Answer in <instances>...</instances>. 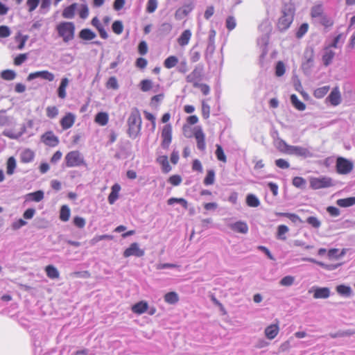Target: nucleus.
Returning a JSON list of instances; mask_svg holds the SVG:
<instances>
[{
	"instance_id": "nucleus-1",
	"label": "nucleus",
	"mask_w": 355,
	"mask_h": 355,
	"mask_svg": "<svg viewBox=\"0 0 355 355\" xmlns=\"http://www.w3.org/2000/svg\"><path fill=\"white\" fill-rule=\"evenodd\" d=\"M295 8L291 0H284L282 15L277 22V28L280 31L287 30L292 24L295 15Z\"/></svg>"
},
{
	"instance_id": "nucleus-55",
	"label": "nucleus",
	"mask_w": 355,
	"mask_h": 355,
	"mask_svg": "<svg viewBox=\"0 0 355 355\" xmlns=\"http://www.w3.org/2000/svg\"><path fill=\"white\" fill-rule=\"evenodd\" d=\"M106 87L107 89H112L114 90L119 89V86L118 84V81L114 76L109 78L108 80L106 83Z\"/></svg>"
},
{
	"instance_id": "nucleus-15",
	"label": "nucleus",
	"mask_w": 355,
	"mask_h": 355,
	"mask_svg": "<svg viewBox=\"0 0 355 355\" xmlns=\"http://www.w3.org/2000/svg\"><path fill=\"white\" fill-rule=\"evenodd\" d=\"M75 122V115L71 112L67 113L61 120L60 124L64 130L70 128Z\"/></svg>"
},
{
	"instance_id": "nucleus-56",
	"label": "nucleus",
	"mask_w": 355,
	"mask_h": 355,
	"mask_svg": "<svg viewBox=\"0 0 355 355\" xmlns=\"http://www.w3.org/2000/svg\"><path fill=\"white\" fill-rule=\"evenodd\" d=\"M309 24L307 23H303L297 29L296 32V37L297 38L302 37L308 31Z\"/></svg>"
},
{
	"instance_id": "nucleus-27",
	"label": "nucleus",
	"mask_w": 355,
	"mask_h": 355,
	"mask_svg": "<svg viewBox=\"0 0 355 355\" xmlns=\"http://www.w3.org/2000/svg\"><path fill=\"white\" fill-rule=\"evenodd\" d=\"M69 79L67 78H63L61 80L60 85L58 89V95L60 98H64L67 96L66 87L69 85Z\"/></svg>"
},
{
	"instance_id": "nucleus-9",
	"label": "nucleus",
	"mask_w": 355,
	"mask_h": 355,
	"mask_svg": "<svg viewBox=\"0 0 355 355\" xmlns=\"http://www.w3.org/2000/svg\"><path fill=\"white\" fill-rule=\"evenodd\" d=\"M288 154L304 158L312 157L313 155L308 148L298 146H291L288 148Z\"/></svg>"
},
{
	"instance_id": "nucleus-39",
	"label": "nucleus",
	"mask_w": 355,
	"mask_h": 355,
	"mask_svg": "<svg viewBox=\"0 0 355 355\" xmlns=\"http://www.w3.org/2000/svg\"><path fill=\"white\" fill-rule=\"evenodd\" d=\"M276 146L279 151L288 154V148L291 147V145L287 144L284 140L278 138L276 140Z\"/></svg>"
},
{
	"instance_id": "nucleus-50",
	"label": "nucleus",
	"mask_w": 355,
	"mask_h": 355,
	"mask_svg": "<svg viewBox=\"0 0 355 355\" xmlns=\"http://www.w3.org/2000/svg\"><path fill=\"white\" fill-rule=\"evenodd\" d=\"M216 150L215 154H216L217 159L220 162H226L227 157L224 153L222 146L219 144H216Z\"/></svg>"
},
{
	"instance_id": "nucleus-35",
	"label": "nucleus",
	"mask_w": 355,
	"mask_h": 355,
	"mask_svg": "<svg viewBox=\"0 0 355 355\" xmlns=\"http://www.w3.org/2000/svg\"><path fill=\"white\" fill-rule=\"evenodd\" d=\"M71 211L67 205H62L60 211V219L62 221L67 222L70 217Z\"/></svg>"
},
{
	"instance_id": "nucleus-13",
	"label": "nucleus",
	"mask_w": 355,
	"mask_h": 355,
	"mask_svg": "<svg viewBox=\"0 0 355 355\" xmlns=\"http://www.w3.org/2000/svg\"><path fill=\"white\" fill-rule=\"evenodd\" d=\"M202 73V67L196 66L194 69L186 77L187 83L193 84L195 86L196 83H199L198 80H200Z\"/></svg>"
},
{
	"instance_id": "nucleus-57",
	"label": "nucleus",
	"mask_w": 355,
	"mask_h": 355,
	"mask_svg": "<svg viewBox=\"0 0 355 355\" xmlns=\"http://www.w3.org/2000/svg\"><path fill=\"white\" fill-rule=\"evenodd\" d=\"M285 66L283 62L279 61L275 67V74L277 76H282L285 73Z\"/></svg>"
},
{
	"instance_id": "nucleus-2",
	"label": "nucleus",
	"mask_w": 355,
	"mask_h": 355,
	"mask_svg": "<svg viewBox=\"0 0 355 355\" xmlns=\"http://www.w3.org/2000/svg\"><path fill=\"white\" fill-rule=\"evenodd\" d=\"M128 134L130 137L135 139L140 133L141 128V117L137 108H133L128 119Z\"/></svg>"
},
{
	"instance_id": "nucleus-3",
	"label": "nucleus",
	"mask_w": 355,
	"mask_h": 355,
	"mask_svg": "<svg viewBox=\"0 0 355 355\" xmlns=\"http://www.w3.org/2000/svg\"><path fill=\"white\" fill-rule=\"evenodd\" d=\"M259 28L263 32L262 35L258 38L257 44L262 48L261 58H264L268 53L267 46L269 42V34L271 31V26L268 21H263Z\"/></svg>"
},
{
	"instance_id": "nucleus-7",
	"label": "nucleus",
	"mask_w": 355,
	"mask_h": 355,
	"mask_svg": "<svg viewBox=\"0 0 355 355\" xmlns=\"http://www.w3.org/2000/svg\"><path fill=\"white\" fill-rule=\"evenodd\" d=\"M336 167L338 173L346 175L352 171L354 168V164L349 159L342 157H339L336 159Z\"/></svg>"
},
{
	"instance_id": "nucleus-49",
	"label": "nucleus",
	"mask_w": 355,
	"mask_h": 355,
	"mask_svg": "<svg viewBox=\"0 0 355 355\" xmlns=\"http://www.w3.org/2000/svg\"><path fill=\"white\" fill-rule=\"evenodd\" d=\"M1 77L6 80H12L16 77V73L13 70L6 69L1 72Z\"/></svg>"
},
{
	"instance_id": "nucleus-54",
	"label": "nucleus",
	"mask_w": 355,
	"mask_h": 355,
	"mask_svg": "<svg viewBox=\"0 0 355 355\" xmlns=\"http://www.w3.org/2000/svg\"><path fill=\"white\" fill-rule=\"evenodd\" d=\"M157 6V0H148L146 4V10L148 13H153L156 10Z\"/></svg>"
},
{
	"instance_id": "nucleus-42",
	"label": "nucleus",
	"mask_w": 355,
	"mask_h": 355,
	"mask_svg": "<svg viewBox=\"0 0 355 355\" xmlns=\"http://www.w3.org/2000/svg\"><path fill=\"white\" fill-rule=\"evenodd\" d=\"M178 63V59L175 55L168 57L164 62V65L166 69H171Z\"/></svg>"
},
{
	"instance_id": "nucleus-10",
	"label": "nucleus",
	"mask_w": 355,
	"mask_h": 355,
	"mask_svg": "<svg viewBox=\"0 0 355 355\" xmlns=\"http://www.w3.org/2000/svg\"><path fill=\"white\" fill-rule=\"evenodd\" d=\"M144 250L139 248V244L137 243H132L130 244L129 248L125 250L123 255L125 258L130 256L141 257L144 255Z\"/></svg>"
},
{
	"instance_id": "nucleus-33",
	"label": "nucleus",
	"mask_w": 355,
	"mask_h": 355,
	"mask_svg": "<svg viewBox=\"0 0 355 355\" xmlns=\"http://www.w3.org/2000/svg\"><path fill=\"white\" fill-rule=\"evenodd\" d=\"M246 203L249 207H257L260 205V201L259 198L254 194H248L246 196Z\"/></svg>"
},
{
	"instance_id": "nucleus-59",
	"label": "nucleus",
	"mask_w": 355,
	"mask_h": 355,
	"mask_svg": "<svg viewBox=\"0 0 355 355\" xmlns=\"http://www.w3.org/2000/svg\"><path fill=\"white\" fill-rule=\"evenodd\" d=\"M225 24L229 31H232L236 26V19L233 16H229L226 19Z\"/></svg>"
},
{
	"instance_id": "nucleus-31",
	"label": "nucleus",
	"mask_w": 355,
	"mask_h": 355,
	"mask_svg": "<svg viewBox=\"0 0 355 355\" xmlns=\"http://www.w3.org/2000/svg\"><path fill=\"white\" fill-rule=\"evenodd\" d=\"M157 161L158 163H159L162 166V171L164 173H168L171 170V167L169 165L168 161V157L166 155H162L159 156Z\"/></svg>"
},
{
	"instance_id": "nucleus-64",
	"label": "nucleus",
	"mask_w": 355,
	"mask_h": 355,
	"mask_svg": "<svg viewBox=\"0 0 355 355\" xmlns=\"http://www.w3.org/2000/svg\"><path fill=\"white\" fill-rule=\"evenodd\" d=\"M306 222L313 227L319 228L321 225L320 221L315 216H309L306 219Z\"/></svg>"
},
{
	"instance_id": "nucleus-29",
	"label": "nucleus",
	"mask_w": 355,
	"mask_h": 355,
	"mask_svg": "<svg viewBox=\"0 0 355 355\" xmlns=\"http://www.w3.org/2000/svg\"><path fill=\"white\" fill-rule=\"evenodd\" d=\"M26 200H31L35 202H40L44 198V192L41 190L29 193L26 196Z\"/></svg>"
},
{
	"instance_id": "nucleus-23",
	"label": "nucleus",
	"mask_w": 355,
	"mask_h": 355,
	"mask_svg": "<svg viewBox=\"0 0 355 355\" xmlns=\"http://www.w3.org/2000/svg\"><path fill=\"white\" fill-rule=\"evenodd\" d=\"M191 37V31L189 29L185 30L182 33L180 36L178 37V42L180 46H184L189 44Z\"/></svg>"
},
{
	"instance_id": "nucleus-52",
	"label": "nucleus",
	"mask_w": 355,
	"mask_h": 355,
	"mask_svg": "<svg viewBox=\"0 0 355 355\" xmlns=\"http://www.w3.org/2000/svg\"><path fill=\"white\" fill-rule=\"evenodd\" d=\"M173 28V26L169 22H164L160 25L159 28V31L161 34L167 35L168 34Z\"/></svg>"
},
{
	"instance_id": "nucleus-6",
	"label": "nucleus",
	"mask_w": 355,
	"mask_h": 355,
	"mask_svg": "<svg viewBox=\"0 0 355 355\" xmlns=\"http://www.w3.org/2000/svg\"><path fill=\"white\" fill-rule=\"evenodd\" d=\"M334 186L333 180L327 176L311 178L310 179V187L313 189H320Z\"/></svg>"
},
{
	"instance_id": "nucleus-14",
	"label": "nucleus",
	"mask_w": 355,
	"mask_h": 355,
	"mask_svg": "<svg viewBox=\"0 0 355 355\" xmlns=\"http://www.w3.org/2000/svg\"><path fill=\"white\" fill-rule=\"evenodd\" d=\"M335 55V52L330 47H324L322 55V61L324 66H329L333 62Z\"/></svg>"
},
{
	"instance_id": "nucleus-12",
	"label": "nucleus",
	"mask_w": 355,
	"mask_h": 355,
	"mask_svg": "<svg viewBox=\"0 0 355 355\" xmlns=\"http://www.w3.org/2000/svg\"><path fill=\"white\" fill-rule=\"evenodd\" d=\"M41 141L46 146L55 147L58 145L59 139L52 131H48L41 137Z\"/></svg>"
},
{
	"instance_id": "nucleus-34",
	"label": "nucleus",
	"mask_w": 355,
	"mask_h": 355,
	"mask_svg": "<svg viewBox=\"0 0 355 355\" xmlns=\"http://www.w3.org/2000/svg\"><path fill=\"white\" fill-rule=\"evenodd\" d=\"M28 38V35H22L20 32L17 33L15 35V41L18 43L17 49L22 50L24 48L25 44Z\"/></svg>"
},
{
	"instance_id": "nucleus-4",
	"label": "nucleus",
	"mask_w": 355,
	"mask_h": 355,
	"mask_svg": "<svg viewBox=\"0 0 355 355\" xmlns=\"http://www.w3.org/2000/svg\"><path fill=\"white\" fill-rule=\"evenodd\" d=\"M57 31L59 36L62 37L64 42H68L74 37L75 26L73 22H61L58 25Z\"/></svg>"
},
{
	"instance_id": "nucleus-53",
	"label": "nucleus",
	"mask_w": 355,
	"mask_h": 355,
	"mask_svg": "<svg viewBox=\"0 0 355 355\" xmlns=\"http://www.w3.org/2000/svg\"><path fill=\"white\" fill-rule=\"evenodd\" d=\"M113 32L117 35L122 33L123 31V25L122 21L117 20L113 22L112 25Z\"/></svg>"
},
{
	"instance_id": "nucleus-48",
	"label": "nucleus",
	"mask_w": 355,
	"mask_h": 355,
	"mask_svg": "<svg viewBox=\"0 0 355 355\" xmlns=\"http://www.w3.org/2000/svg\"><path fill=\"white\" fill-rule=\"evenodd\" d=\"M175 202L180 204L185 209L188 208V202L184 198H171L167 201L169 205H172Z\"/></svg>"
},
{
	"instance_id": "nucleus-41",
	"label": "nucleus",
	"mask_w": 355,
	"mask_h": 355,
	"mask_svg": "<svg viewBox=\"0 0 355 355\" xmlns=\"http://www.w3.org/2000/svg\"><path fill=\"white\" fill-rule=\"evenodd\" d=\"M215 181V171L213 169H209L207 171V173L206 177L203 180V183L205 185H211L214 183Z\"/></svg>"
},
{
	"instance_id": "nucleus-26",
	"label": "nucleus",
	"mask_w": 355,
	"mask_h": 355,
	"mask_svg": "<svg viewBox=\"0 0 355 355\" xmlns=\"http://www.w3.org/2000/svg\"><path fill=\"white\" fill-rule=\"evenodd\" d=\"M336 204L340 207H352L355 205V196L338 199Z\"/></svg>"
},
{
	"instance_id": "nucleus-45",
	"label": "nucleus",
	"mask_w": 355,
	"mask_h": 355,
	"mask_svg": "<svg viewBox=\"0 0 355 355\" xmlns=\"http://www.w3.org/2000/svg\"><path fill=\"white\" fill-rule=\"evenodd\" d=\"M329 89V86L327 85L319 87L314 91L313 95L317 98H322L327 94Z\"/></svg>"
},
{
	"instance_id": "nucleus-5",
	"label": "nucleus",
	"mask_w": 355,
	"mask_h": 355,
	"mask_svg": "<svg viewBox=\"0 0 355 355\" xmlns=\"http://www.w3.org/2000/svg\"><path fill=\"white\" fill-rule=\"evenodd\" d=\"M64 162L67 167H78L87 165L84 157L78 150L69 152L64 157Z\"/></svg>"
},
{
	"instance_id": "nucleus-8",
	"label": "nucleus",
	"mask_w": 355,
	"mask_h": 355,
	"mask_svg": "<svg viewBox=\"0 0 355 355\" xmlns=\"http://www.w3.org/2000/svg\"><path fill=\"white\" fill-rule=\"evenodd\" d=\"M161 137L162 139L161 146L164 149H168L172 141V126L166 124L162 129Z\"/></svg>"
},
{
	"instance_id": "nucleus-44",
	"label": "nucleus",
	"mask_w": 355,
	"mask_h": 355,
	"mask_svg": "<svg viewBox=\"0 0 355 355\" xmlns=\"http://www.w3.org/2000/svg\"><path fill=\"white\" fill-rule=\"evenodd\" d=\"M289 231L288 227L285 225H280L277 227V235L278 239L285 241L286 237L284 236Z\"/></svg>"
},
{
	"instance_id": "nucleus-18",
	"label": "nucleus",
	"mask_w": 355,
	"mask_h": 355,
	"mask_svg": "<svg viewBox=\"0 0 355 355\" xmlns=\"http://www.w3.org/2000/svg\"><path fill=\"white\" fill-rule=\"evenodd\" d=\"M330 296V289L327 287H318L315 289L313 297L315 299H327Z\"/></svg>"
},
{
	"instance_id": "nucleus-32",
	"label": "nucleus",
	"mask_w": 355,
	"mask_h": 355,
	"mask_svg": "<svg viewBox=\"0 0 355 355\" xmlns=\"http://www.w3.org/2000/svg\"><path fill=\"white\" fill-rule=\"evenodd\" d=\"M291 102L292 105L300 111H303L306 109V105L300 101L295 94L291 96Z\"/></svg>"
},
{
	"instance_id": "nucleus-24",
	"label": "nucleus",
	"mask_w": 355,
	"mask_h": 355,
	"mask_svg": "<svg viewBox=\"0 0 355 355\" xmlns=\"http://www.w3.org/2000/svg\"><path fill=\"white\" fill-rule=\"evenodd\" d=\"M279 332V327L277 324H271L266 328L265 334L266 336L272 340L276 337Z\"/></svg>"
},
{
	"instance_id": "nucleus-62",
	"label": "nucleus",
	"mask_w": 355,
	"mask_h": 355,
	"mask_svg": "<svg viewBox=\"0 0 355 355\" xmlns=\"http://www.w3.org/2000/svg\"><path fill=\"white\" fill-rule=\"evenodd\" d=\"M28 59L27 53L19 54L14 60V64L17 66H19L23 64Z\"/></svg>"
},
{
	"instance_id": "nucleus-28",
	"label": "nucleus",
	"mask_w": 355,
	"mask_h": 355,
	"mask_svg": "<svg viewBox=\"0 0 355 355\" xmlns=\"http://www.w3.org/2000/svg\"><path fill=\"white\" fill-rule=\"evenodd\" d=\"M79 37L85 40H92L96 37V35L89 28H83L80 31Z\"/></svg>"
},
{
	"instance_id": "nucleus-37",
	"label": "nucleus",
	"mask_w": 355,
	"mask_h": 355,
	"mask_svg": "<svg viewBox=\"0 0 355 355\" xmlns=\"http://www.w3.org/2000/svg\"><path fill=\"white\" fill-rule=\"evenodd\" d=\"M108 119V114L106 112H98L95 116V121L101 125H105Z\"/></svg>"
},
{
	"instance_id": "nucleus-46",
	"label": "nucleus",
	"mask_w": 355,
	"mask_h": 355,
	"mask_svg": "<svg viewBox=\"0 0 355 355\" xmlns=\"http://www.w3.org/2000/svg\"><path fill=\"white\" fill-rule=\"evenodd\" d=\"M320 24L325 27H330L333 25L332 19L325 14L321 15L316 19Z\"/></svg>"
},
{
	"instance_id": "nucleus-58",
	"label": "nucleus",
	"mask_w": 355,
	"mask_h": 355,
	"mask_svg": "<svg viewBox=\"0 0 355 355\" xmlns=\"http://www.w3.org/2000/svg\"><path fill=\"white\" fill-rule=\"evenodd\" d=\"M293 184L297 188H304L306 185V180L302 177H295L293 179Z\"/></svg>"
},
{
	"instance_id": "nucleus-43",
	"label": "nucleus",
	"mask_w": 355,
	"mask_h": 355,
	"mask_svg": "<svg viewBox=\"0 0 355 355\" xmlns=\"http://www.w3.org/2000/svg\"><path fill=\"white\" fill-rule=\"evenodd\" d=\"M191 10L192 8L189 6H184L176 11L175 17L177 19H181L182 17L187 16Z\"/></svg>"
},
{
	"instance_id": "nucleus-22",
	"label": "nucleus",
	"mask_w": 355,
	"mask_h": 355,
	"mask_svg": "<svg viewBox=\"0 0 355 355\" xmlns=\"http://www.w3.org/2000/svg\"><path fill=\"white\" fill-rule=\"evenodd\" d=\"M111 192L108 196V202L110 205H113L119 198V193L121 190V187L119 184H114L111 189Z\"/></svg>"
},
{
	"instance_id": "nucleus-60",
	"label": "nucleus",
	"mask_w": 355,
	"mask_h": 355,
	"mask_svg": "<svg viewBox=\"0 0 355 355\" xmlns=\"http://www.w3.org/2000/svg\"><path fill=\"white\" fill-rule=\"evenodd\" d=\"M73 223L78 228H83L85 226L86 221L83 217L77 216L73 218Z\"/></svg>"
},
{
	"instance_id": "nucleus-20",
	"label": "nucleus",
	"mask_w": 355,
	"mask_h": 355,
	"mask_svg": "<svg viewBox=\"0 0 355 355\" xmlns=\"http://www.w3.org/2000/svg\"><path fill=\"white\" fill-rule=\"evenodd\" d=\"M78 8V3H73L63 10L62 17L65 19H73Z\"/></svg>"
},
{
	"instance_id": "nucleus-25",
	"label": "nucleus",
	"mask_w": 355,
	"mask_h": 355,
	"mask_svg": "<svg viewBox=\"0 0 355 355\" xmlns=\"http://www.w3.org/2000/svg\"><path fill=\"white\" fill-rule=\"evenodd\" d=\"M148 307V305L146 302L141 301L132 306V311L135 313L141 314L146 311Z\"/></svg>"
},
{
	"instance_id": "nucleus-19",
	"label": "nucleus",
	"mask_w": 355,
	"mask_h": 355,
	"mask_svg": "<svg viewBox=\"0 0 355 355\" xmlns=\"http://www.w3.org/2000/svg\"><path fill=\"white\" fill-rule=\"evenodd\" d=\"M197 142V148L200 150L205 149V134L201 129L196 130L194 133Z\"/></svg>"
},
{
	"instance_id": "nucleus-63",
	"label": "nucleus",
	"mask_w": 355,
	"mask_h": 355,
	"mask_svg": "<svg viewBox=\"0 0 355 355\" xmlns=\"http://www.w3.org/2000/svg\"><path fill=\"white\" fill-rule=\"evenodd\" d=\"M140 85L143 92H148L152 88L153 83L150 80L146 79L141 82Z\"/></svg>"
},
{
	"instance_id": "nucleus-16",
	"label": "nucleus",
	"mask_w": 355,
	"mask_h": 355,
	"mask_svg": "<svg viewBox=\"0 0 355 355\" xmlns=\"http://www.w3.org/2000/svg\"><path fill=\"white\" fill-rule=\"evenodd\" d=\"M327 99L329 100L330 103L334 106H336L340 103L341 96L338 87H335L333 89V90L331 92L330 94L327 97Z\"/></svg>"
},
{
	"instance_id": "nucleus-61",
	"label": "nucleus",
	"mask_w": 355,
	"mask_h": 355,
	"mask_svg": "<svg viewBox=\"0 0 355 355\" xmlns=\"http://www.w3.org/2000/svg\"><path fill=\"white\" fill-rule=\"evenodd\" d=\"M294 281H295V278L293 276L288 275V276L283 277L280 280L279 283L282 286H290L294 283Z\"/></svg>"
},
{
	"instance_id": "nucleus-11",
	"label": "nucleus",
	"mask_w": 355,
	"mask_h": 355,
	"mask_svg": "<svg viewBox=\"0 0 355 355\" xmlns=\"http://www.w3.org/2000/svg\"><path fill=\"white\" fill-rule=\"evenodd\" d=\"M35 78H41L51 82L54 80L55 76L49 71H39L31 73L27 77V80L31 81Z\"/></svg>"
},
{
	"instance_id": "nucleus-51",
	"label": "nucleus",
	"mask_w": 355,
	"mask_h": 355,
	"mask_svg": "<svg viewBox=\"0 0 355 355\" xmlns=\"http://www.w3.org/2000/svg\"><path fill=\"white\" fill-rule=\"evenodd\" d=\"M304 58L306 59V62L303 63V68L307 67L308 69L311 68L312 67V64L313 62V51L311 50L309 52V55H308V53H305Z\"/></svg>"
},
{
	"instance_id": "nucleus-21",
	"label": "nucleus",
	"mask_w": 355,
	"mask_h": 355,
	"mask_svg": "<svg viewBox=\"0 0 355 355\" xmlns=\"http://www.w3.org/2000/svg\"><path fill=\"white\" fill-rule=\"evenodd\" d=\"M336 292L341 296L349 297L352 295L353 291L349 286L345 284L338 285L336 287Z\"/></svg>"
},
{
	"instance_id": "nucleus-47",
	"label": "nucleus",
	"mask_w": 355,
	"mask_h": 355,
	"mask_svg": "<svg viewBox=\"0 0 355 355\" xmlns=\"http://www.w3.org/2000/svg\"><path fill=\"white\" fill-rule=\"evenodd\" d=\"M324 14L322 5H317L311 8V15L313 18L317 19Z\"/></svg>"
},
{
	"instance_id": "nucleus-17",
	"label": "nucleus",
	"mask_w": 355,
	"mask_h": 355,
	"mask_svg": "<svg viewBox=\"0 0 355 355\" xmlns=\"http://www.w3.org/2000/svg\"><path fill=\"white\" fill-rule=\"evenodd\" d=\"M230 228L232 230L241 234H247L249 230L248 224L241 220L231 224Z\"/></svg>"
},
{
	"instance_id": "nucleus-36",
	"label": "nucleus",
	"mask_w": 355,
	"mask_h": 355,
	"mask_svg": "<svg viewBox=\"0 0 355 355\" xmlns=\"http://www.w3.org/2000/svg\"><path fill=\"white\" fill-rule=\"evenodd\" d=\"M17 164L16 160L13 157H10L8 159L6 166V173L9 175H12L15 173Z\"/></svg>"
},
{
	"instance_id": "nucleus-40",
	"label": "nucleus",
	"mask_w": 355,
	"mask_h": 355,
	"mask_svg": "<svg viewBox=\"0 0 355 355\" xmlns=\"http://www.w3.org/2000/svg\"><path fill=\"white\" fill-rule=\"evenodd\" d=\"M46 275L51 279H56L59 277V272L58 269L52 266L49 265L46 267Z\"/></svg>"
},
{
	"instance_id": "nucleus-30",
	"label": "nucleus",
	"mask_w": 355,
	"mask_h": 355,
	"mask_svg": "<svg viewBox=\"0 0 355 355\" xmlns=\"http://www.w3.org/2000/svg\"><path fill=\"white\" fill-rule=\"evenodd\" d=\"M35 157L33 151L30 149H26L21 153V162L23 163L31 162Z\"/></svg>"
},
{
	"instance_id": "nucleus-38",
	"label": "nucleus",
	"mask_w": 355,
	"mask_h": 355,
	"mask_svg": "<svg viewBox=\"0 0 355 355\" xmlns=\"http://www.w3.org/2000/svg\"><path fill=\"white\" fill-rule=\"evenodd\" d=\"M164 300L170 304H174L178 302L179 297L177 293L172 291L164 295Z\"/></svg>"
}]
</instances>
